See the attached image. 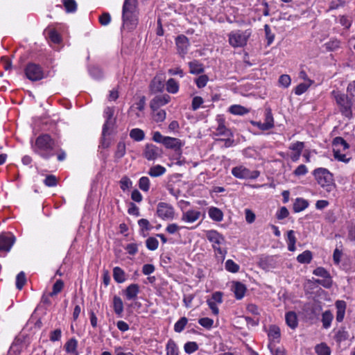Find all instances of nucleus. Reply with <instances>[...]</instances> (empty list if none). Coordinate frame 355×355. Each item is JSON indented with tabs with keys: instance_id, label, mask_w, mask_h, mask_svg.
Here are the masks:
<instances>
[{
	"instance_id": "c9c22d12",
	"label": "nucleus",
	"mask_w": 355,
	"mask_h": 355,
	"mask_svg": "<svg viewBox=\"0 0 355 355\" xmlns=\"http://www.w3.org/2000/svg\"><path fill=\"white\" fill-rule=\"evenodd\" d=\"M296 238L293 230H289L287 233L288 250L291 252L295 250Z\"/></svg>"
},
{
	"instance_id": "052dcab7",
	"label": "nucleus",
	"mask_w": 355,
	"mask_h": 355,
	"mask_svg": "<svg viewBox=\"0 0 355 355\" xmlns=\"http://www.w3.org/2000/svg\"><path fill=\"white\" fill-rule=\"evenodd\" d=\"M264 31H265L268 44L270 45L273 42V40L275 39V35L273 33H272L270 26L268 24H266L264 26Z\"/></svg>"
},
{
	"instance_id": "dca6fc26",
	"label": "nucleus",
	"mask_w": 355,
	"mask_h": 355,
	"mask_svg": "<svg viewBox=\"0 0 355 355\" xmlns=\"http://www.w3.org/2000/svg\"><path fill=\"white\" fill-rule=\"evenodd\" d=\"M216 122L218 124L216 128V135H230V130L226 128L225 125V118L223 116L218 115L216 117Z\"/></svg>"
},
{
	"instance_id": "393cba45",
	"label": "nucleus",
	"mask_w": 355,
	"mask_h": 355,
	"mask_svg": "<svg viewBox=\"0 0 355 355\" xmlns=\"http://www.w3.org/2000/svg\"><path fill=\"white\" fill-rule=\"evenodd\" d=\"M105 116L107 118L106 122L103 125V135H105L107 133V130L111 125L110 120L112 118L114 114V109L112 107H107L104 111Z\"/></svg>"
},
{
	"instance_id": "f257e3e1",
	"label": "nucleus",
	"mask_w": 355,
	"mask_h": 355,
	"mask_svg": "<svg viewBox=\"0 0 355 355\" xmlns=\"http://www.w3.org/2000/svg\"><path fill=\"white\" fill-rule=\"evenodd\" d=\"M31 146L35 154L42 159H49L55 155L57 144L49 134H42L31 142Z\"/></svg>"
},
{
	"instance_id": "774afa93",
	"label": "nucleus",
	"mask_w": 355,
	"mask_h": 355,
	"mask_svg": "<svg viewBox=\"0 0 355 355\" xmlns=\"http://www.w3.org/2000/svg\"><path fill=\"white\" fill-rule=\"evenodd\" d=\"M62 331L60 329H57L50 333V340L52 342L58 341L60 340Z\"/></svg>"
},
{
	"instance_id": "5fc2aeb1",
	"label": "nucleus",
	"mask_w": 355,
	"mask_h": 355,
	"mask_svg": "<svg viewBox=\"0 0 355 355\" xmlns=\"http://www.w3.org/2000/svg\"><path fill=\"white\" fill-rule=\"evenodd\" d=\"M326 49L329 51H334L340 47V41L333 39L325 44Z\"/></svg>"
},
{
	"instance_id": "f03ea898",
	"label": "nucleus",
	"mask_w": 355,
	"mask_h": 355,
	"mask_svg": "<svg viewBox=\"0 0 355 355\" xmlns=\"http://www.w3.org/2000/svg\"><path fill=\"white\" fill-rule=\"evenodd\" d=\"M124 26L133 28L137 24V0H125L122 9Z\"/></svg>"
},
{
	"instance_id": "a18cd8bd",
	"label": "nucleus",
	"mask_w": 355,
	"mask_h": 355,
	"mask_svg": "<svg viewBox=\"0 0 355 355\" xmlns=\"http://www.w3.org/2000/svg\"><path fill=\"white\" fill-rule=\"evenodd\" d=\"M62 2L67 12H73L76 10L77 4L75 0H62Z\"/></svg>"
},
{
	"instance_id": "f8f14e48",
	"label": "nucleus",
	"mask_w": 355,
	"mask_h": 355,
	"mask_svg": "<svg viewBox=\"0 0 355 355\" xmlns=\"http://www.w3.org/2000/svg\"><path fill=\"white\" fill-rule=\"evenodd\" d=\"M175 45L178 53L181 58H184L190 46L189 39L184 35H178L175 39Z\"/></svg>"
},
{
	"instance_id": "39448f33",
	"label": "nucleus",
	"mask_w": 355,
	"mask_h": 355,
	"mask_svg": "<svg viewBox=\"0 0 355 355\" xmlns=\"http://www.w3.org/2000/svg\"><path fill=\"white\" fill-rule=\"evenodd\" d=\"M206 237L211 243L212 248L216 254L220 255L224 259L227 252L221 248V245L225 244V237L217 231L213 230L206 232Z\"/></svg>"
},
{
	"instance_id": "0eeeda50",
	"label": "nucleus",
	"mask_w": 355,
	"mask_h": 355,
	"mask_svg": "<svg viewBox=\"0 0 355 355\" xmlns=\"http://www.w3.org/2000/svg\"><path fill=\"white\" fill-rule=\"evenodd\" d=\"M335 100L343 115L350 119L352 117V101L344 94L333 92Z\"/></svg>"
},
{
	"instance_id": "412c9836",
	"label": "nucleus",
	"mask_w": 355,
	"mask_h": 355,
	"mask_svg": "<svg viewBox=\"0 0 355 355\" xmlns=\"http://www.w3.org/2000/svg\"><path fill=\"white\" fill-rule=\"evenodd\" d=\"M336 306L337 309L336 312V320L340 322L343 320L345 313L346 303L343 300H338L336 302Z\"/></svg>"
},
{
	"instance_id": "8fccbe9b",
	"label": "nucleus",
	"mask_w": 355,
	"mask_h": 355,
	"mask_svg": "<svg viewBox=\"0 0 355 355\" xmlns=\"http://www.w3.org/2000/svg\"><path fill=\"white\" fill-rule=\"evenodd\" d=\"M26 282L25 273L20 272L16 277V286L19 290H21L25 285Z\"/></svg>"
},
{
	"instance_id": "0e129e2a",
	"label": "nucleus",
	"mask_w": 355,
	"mask_h": 355,
	"mask_svg": "<svg viewBox=\"0 0 355 355\" xmlns=\"http://www.w3.org/2000/svg\"><path fill=\"white\" fill-rule=\"evenodd\" d=\"M308 173L307 167L304 164H300L294 171L293 174L295 176L304 175Z\"/></svg>"
},
{
	"instance_id": "864d4df0",
	"label": "nucleus",
	"mask_w": 355,
	"mask_h": 355,
	"mask_svg": "<svg viewBox=\"0 0 355 355\" xmlns=\"http://www.w3.org/2000/svg\"><path fill=\"white\" fill-rule=\"evenodd\" d=\"M146 247L150 250H155L157 249L159 242L157 239L154 237H149L146 241Z\"/></svg>"
},
{
	"instance_id": "680f3d73",
	"label": "nucleus",
	"mask_w": 355,
	"mask_h": 355,
	"mask_svg": "<svg viewBox=\"0 0 355 355\" xmlns=\"http://www.w3.org/2000/svg\"><path fill=\"white\" fill-rule=\"evenodd\" d=\"M304 148V142L302 141H297L295 143L291 144V146H289V149L298 153H302V151Z\"/></svg>"
},
{
	"instance_id": "bb28decb",
	"label": "nucleus",
	"mask_w": 355,
	"mask_h": 355,
	"mask_svg": "<svg viewBox=\"0 0 355 355\" xmlns=\"http://www.w3.org/2000/svg\"><path fill=\"white\" fill-rule=\"evenodd\" d=\"M113 278L117 283H123L125 281V273L120 267H114L113 269Z\"/></svg>"
},
{
	"instance_id": "4be33fe9",
	"label": "nucleus",
	"mask_w": 355,
	"mask_h": 355,
	"mask_svg": "<svg viewBox=\"0 0 355 355\" xmlns=\"http://www.w3.org/2000/svg\"><path fill=\"white\" fill-rule=\"evenodd\" d=\"M77 347L78 341L73 338L69 339L64 345L65 351L71 355H78Z\"/></svg>"
},
{
	"instance_id": "6ab92c4d",
	"label": "nucleus",
	"mask_w": 355,
	"mask_h": 355,
	"mask_svg": "<svg viewBox=\"0 0 355 355\" xmlns=\"http://www.w3.org/2000/svg\"><path fill=\"white\" fill-rule=\"evenodd\" d=\"M139 293V286L137 284H132L129 285L124 291L125 297L128 300L136 299Z\"/></svg>"
},
{
	"instance_id": "09e8293b",
	"label": "nucleus",
	"mask_w": 355,
	"mask_h": 355,
	"mask_svg": "<svg viewBox=\"0 0 355 355\" xmlns=\"http://www.w3.org/2000/svg\"><path fill=\"white\" fill-rule=\"evenodd\" d=\"M187 323V319L185 317L181 318L177 321L174 325V330L175 332L180 333L184 329Z\"/></svg>"
},
{
	"instance_id": "7c9ffc66",
	"label": "nucleus",
	"mask_w": 355,
	"mask_h": 355,
	"mask_svg": "<svg viewBox=\"0 0 355 355\" xmlns=\"http://www.w3.org/2000/svg\"><path fill=\"white\" fill-rule=\"evenodd\" d=\"M189 67V72L192 74H199L204 71L203 65L196 60L190 62Z\"/></svg>"
},
{
	"instance_id": "4d7b16f0",
	"label": "nucleus",
	"mask_w": 355,
	"mask_h": 355,
	"mask_svg": "<svg viewBox=\"0 0 355 355\" xmlns=\"http://www.w3.org/2000/svg\"><path fill=\"white\" fill-rule=\"evenodd\" d=\"M198 323L206 329H210L214 324V320L209 318H202L199 319Z\"/></svg>"
},
{
	"instance_id": "9b49d317",
	"label": "nucleus",
	"mask_w": 355,
	"mask_h": 355,
	"mask_svg": "<svg viewBox=\"0 0 355 355\" xmlns=\"http://www.w3.org/2000/svg\"><path fill=\"white\" fill-rule=\"evenodd\" d=\"M162 155V150L159 147L152 144H147L145 146L143 156L148 160L152 161L160 157Z\"/></svg>"
},
{
	"instance_id": "3c124183",
	"label": "nucleus",
	"mask_w": 355,
	"mask_h": 355,
	"mask_svg": "<svg viewBox=\"0 0 355 355\" xmlns=\"http://www.w3.org/2000/svg\"><path fill=\"white\" fill-rule=\"evenodd\" d=\"M198 345L196 342H187L184 344V349L187 354H192L197 351Z\"/></svg>"
},
{
	"instance_id": "79ce46f5",
	"label": "nucleus",
	"mask_w": 355,
	"mask_h": 355,
	"mask_svg": "<svg viewBox=\"0 0 355 355\" xmlns=\"http://www.w3.org/2000/svg\"><path fill=\"white\" fill-rule=\"evenodd\" d=\"M225 268L226 270L232 273H236L239 271L240 266L237 263H236L232 259H227L225 263Z\"/></svg>"
},
{
	"instance_id": "a211bd4d",
	"label": "nucleus",
	"mask_w": 355,
	"mask_h": 355,
	"mask_svg": "<svg viewBox=\"0 0 355 355\" xmlns=\"http://www.w3.org/2000/svg\"><path fill=\"white\" fill-rule=\"evenodd\" d=\"M200 216V212L199 211L191 209L182 214L181 220L187 223H192L198 220Z\"/></svg>"
},
{
	"instance_id": "72a5a7b5",
	"label": "nucleus",
	"mask_w": 355,
	"mask_h": 355,
	"mask_svg": "<svg viewBox=\"0 0 355 355\" xmlns=\"http://www.w3.org/2000/svg\"><path fill=\"white\" fill-rule=\"evenodd\" d=\"M130 137L135 141H141L144 139L145 133L140 128H133L130 132Z\"/></svg>"
},
{
	"instance_id": "de8ad7c7",
	"label": "nucleus",
	"mask_w": 355,
	"mask_h": 355,
	"mask_svg": "<svg viewBox=\"0 0 355 355\" xmlns=\"http://www.w3.org/2000/svg\"><path fill=\"white\" fill-rule=\"evenodd\" d=\"M64 287V282L61 279L57 280L53 286V291L50 293V296L56 295L60 293Z\"/></svg>"
},
{
	"instance_id": "603ef678",
	"label": "nucleus",
	"mask_w": 355,
	"mask_h": 355,
	"mask_svg": "<svg viewBox=\"0 0 355 355\" xmlns=\"http://www.w3.org/2000/svg\"><path fill=\"white\" fill-rule=\"evenodd\" d=\"M153 119L156 122H162L166 119V112L164 110H156L153 111Z\"/></svg>"
},
{
	"instance_id": "c756f323",
	"label": "nucleus",
	"mask_w": 355,
	"mask_h": 355,
	"mask_svg": "<svg viewBox=\"0 0 355 355\" xmlns=\"http://www.w3.org/2000/svg\"><path fill=\"white\" fill-rule=\"evenodd\" d=\"M263 123L267 130L274 127V118L270 107L266 108L265 110V121Z\"/></svg>"
},
{
	"instance_id": "ddd939ff",
	"label": "nucleus",
	"mask_w": 355,
	"mask_h": 355,
	"mask_svg": "<svg viewBox=\"0 0 355 355\" xmlns=\"http://www.w3.org/2000/svg\"><path fill=\"white\" fill-rule=\"evenodd\" d=\"M184 142L181 139L175 137H166L164 146L167 149H171L178 154H181L182 148L184 146Z\"/></svg>"
},
{
	"instance_id": "473e14b6",
	"label": "nucleus",
	"mask_w": 355,
	"mask_h": 355,
	"mask_svg": "<svg viewBox=\"0 0 355 355\" xmlns=\"http://www.w3.org/2000/svg\"><path fill=\"white\" fill-rule=\"evenodd\" d=\"M334 315L329 310L325 311L322 315V327L324 329H329L333 320Z\"/></svg>"
},
{
	"instance_id": "2eb2a0df",
	"label": "nucleus",
	"mask_w": 355,
	"mask_h": 355,
	"mask_svg": "<svg viewBox=\"0 0 355 355\" xmlns=\"http://www.w3.org/2000/svg\"><path fill=\"white\" fill-rule=\"evenodd\" d=\"M170 100L171 97L168 94L157 96L151 100L150 107L153 111H155L160 107L167 104Z\"/></svg>"
},
{
	"instance_id": "7ed1b4c3",
	"label": "nucleus",
	"mask_w": 355,
	"mask_h": 355,
	"mask_svg": "<svg viewBox=\"0 0 355 355\" xmlns=\"http://www.w3.org/2000/svg\"><path fill=\"white\" fill-rule=\"evenodd\" d=\"M313 175L318 184L327 191L331 192L335 189L333 174L327 168L322 167L315 168L313 171Z\"/></svg>"
},
{
	"instance_id": "f704fd0d",
	"label": "nucleus",
	"mask_w": 355,
	"mask_h": 355,
	"mask_svg": "<svg viewBox=\"0 0 355 355\" xmlns=\"http://www.w3.org/2000/svg\"><path fill=\"white\" fill-rule=\"evenodd\" d=\"M309 205L307 201L303 198H298L293 204V211L296 213L304 210Z\"/></svg>"
},
{
	"instance_id": "e2e57ef3",
	"label": "nucleus",
	"mask_w": 355,
	"mask_h": 355,
	"mask_svg": "<svg viewBox=\"0 0 355 355\" xmlns=\"http://www.w3.org/2000/svg\"><path fill=\"white\" fill-rule=\"evenodd\" d=\"M279 83L282 86L288 87L291 83V77L286 74L282 75L279 78Z\"/></svg>"
},
{
	"instance_id": "aec40b11",
	"label": "nucleus",
	"mask_w": 355,
	"mask_h": 355,
	"mask_svg": "<svg viewBox=\"0 0 355 355\" xmlns=\"http://www.w3.org/2000/svg\"><path fill=\"white\" fill-rule=\"evenodd\" d=\"M164 88V81L161 77L155 76L150 85V91L153 93L161 92Z\"/></svg>"
},
{
	"instance_id": "4c0bfd02",
	"label": "nucleus",
	"mask_w": 355,
	"mask_h": 355,
	"mask_svg": "<svg viewBox=\"0 0 355 355\" xmlns=\"http://www.w3.org/2000/svg\"><path fill=\"white\" fill-rule=\"evenodd\" d=\"M166 355H179L178 347L173 340H169L166 346Z\"/></svg>"
},
{
	"instance_id": "a878e982",
	"label": "nucleus",
	"mask_w": 355,
	"mask_h": 355,
	"mask_svg": "<svg viewBox=\"0 0 355 355\" xmlns=\"http://www.w3.org/2000/svg\"><path fill=\"white\" fill-rule=\"evenodd\" d=\"M268 336L270 340L273 342H279L281 336L280 329L275 325L270 326Z\"/></svg>"
},
{
	"instance_id": "49530a36",
	"label": "nucleus",
	"mask_w": 355,
	"mask_h": 355,
	"mask_svg": "<svg viewBox=\"0 0 355 355\" xmlns=\"http://www.w3.org/2000/svg\"><path fill=\"white\" fill-rule=\"evenodd\" d=\"M139 187L144 191H148L150 189V180L148 177H141L139 180Z\"/></svg>"
},
{
	"instance_id": "a19ab883",
	"label": "nucleus",
	"mask_w": 355,
	"mask_h": 355,
	"mask_svg": "<svg viewBox=\"0 0 355 355\" xmlns=\"http://www.w3.org/2000/svg\"><path fill=\"white\" fill-rule=\"evenodd\" d=\"M312 259V253L306 250L297 257V260L300 263H309Z\"/></svg>"
},
{
	"instance_id": "5701e85b",
	"label": "nucleus",
	"mask_w": 355,
	"mask_h": 355,
	"mask_svg": "<svg viewBox=\"0 0 355 355\" xmlns=\"http://www.w3.org/2000/svg\"><path fill=\"white\" fill-rule=\"evenodd\" d=\"M209 216L214 221L220 222L223 219V211L217 208L212 207L209 208L208 211Z\"/></svg>"
},
{
	"instance_id": "58836bf2",
	"label": "nucleus",
	"mask_w": 355,
	"mask_h": 355,
	"mask_svg": "<svg viewBox=\"0 0 355 355\" xmlns=\"http://www.w3.org/2000/svg\"><path fill=\"white\" fill-rule=\"evenodd\" d=\"M126 152L125 144L124 141H119L117 144L116 149L114 153V157L117 159L122 158Z\"/></svg>"
},
{
	"instance_id": "1a4fd4ad",
	"label": "nucleus",
	"mask_w": 355,
	"mask_h": 355,
	"mask_svg": "<svg viewBox=\"0 0 355 355\" xmlns=\"http://www.w3.org/2000/svg\"><path fill=\"white\" fill-rule=\"evenodd\" d=\"M157 216L165 220H171L175 218L173 207L166 202H159L157 206Z\"/></svg>"
},
{
	"instance_id": "37998d69",
	"label": "nucleus",
	"mask_w": 355,
	"mask_h": 355,
	"mask_svg": "<svg viewBox=\"0 0 355 355\" xmlns=\"http://www.w3.org/2000/svg\"><path fill=\"white\" fill-rule=\"evenodd\" d=\"M312 83H313L312 80H311L310 79H308L307 83H303L299 84L295 89V94L296 95H301V94H304L308 89V88L311 85Z\"/></svg>"
},
{
	"instance_id": "bf43d9fd",
	"label": "nucleus",
	"mask_w": 355,
	"mask_h": 355,
	"mask_svg": "<svg viewBox=\"0 0 355 355\" xmlns=\"http://www.w3.org/2000/svg\"><path fill=\"white\" fill-rule=\"evenodd\" d=\"M315 282L327 288H330L332 285V280L330 275L324 277L322 279H315Z\"/></svg>"
},
{
	"instance_id": "6e6552de",
	"label": "nucleus",
	"mask_w": 355,
	"mask_h": 355,
	"mask_svg": "<svg viewBox=\"0 0 355 355\" xmlns=\"http://www.w3.org/2000/svg\"><path fill=\"white\" fill-rule=\"evenodd\" d=\"M25 74L31 81L40 80L44 78L42 68L35 63H28L25 68Z\"/></svg>"
},
{
	"instance_id": "c85d7f7f",
	"label": "nucleus",
	"mask_w": 355,
	"mask_h": 355,
	"mask_svg": "<svg viewBox=\"0 0 355 355\" xmlns=\"http://www.w3.org/2000/svg\"><path fill=\"white\" fill-rule=\"evenodd\" d=\"M229 112L234 115H244L248 114L250 110L240 105H233L229 107Z\"/></svg>"
},
{
	"instance_id": "cd10ccee",
	"label": "nucleus",
	"mask_w": 355,
	"mask_h": 355,
	"mask_svg": "<svg viewBox=\"0 0 355 355\" xmlns=\"http://www.w3.org/2000/svg\"><path fill=\"white\" fill-rule=\"evenodd\" d=\"M166 89L168 93L176 94L179 91V83L174 78H169L166 83Z\"/></svg>"
},
{
	"instance_id": "c03bdc74",
	"label": "nucleus",
	"mask_w": 355,
	"mask_h": 355,
	"mask_svg": "<svg viewBox=\"0 0 355 355\" xmlns=\"http://www.w3.org/2000/svg\"><path fill=\"white\" fill-rule=\"evenodd\" d=\"M120 188L123 191L130 189L132 187V182L128 176H123L119 181Z\"/></svg>"
},
{
	"instance_id": "69168bd1",
	"label": "nucleus",
	"mask_w": 355,
	"mask_h": 355,
	"mask_svg": "<svg viewBox=\"0 0 355 355\" xmlns=\"http://www.w3.org/2000/svg\"><path fill=\"white\" fill-rule=\"evenodd\" d=\"M111 21V16L108 12L103 13L99 17V22L103 26L108 25Z\"/></svg>"
},
{
	"instance_id": "13d9d810",
	"label": "nucleus",
	"mask_w": 355,
	"mask_h": 355,
	"mask_svg": "<svg viewBox=\"0 0 355 355\" xmlns=\"http://www.w3.org/2000/svg\"><path fill=\"white\" fill-rule=\"evenodd\" d=\"M195 82L198 88H203L208 82V77L206 75H201L196 79Z\"/></svg>"
},
{
	"instance_id": "20e7f679",
	"label": "nucleus",
	"mask_w": 355,
	"mask_h": 355,
	"mask_svg": "<svg viewBox=\"0 0 355 355\" xmlns=\"http://www.w3.org/2000/svg\"><path fill=\"white\" fill-rule=\"evenodd\" d=\"M252 33L250 28L232 31L227 35L229 44L233 48L244 47L247 45Z\"/></svg>"
},
{
	"instance_id": "f3484780",
	"label": "nucleus",
	"mask_w": 355,
	"mask_h": 355,
	"mask_svg": "<svg viewBox=\"0 0 355 355\" xmlns=\"http://www.w3.org/2000/svg\"><path fill=\"white\" fill-rule=\"evenodd\" d=\"M232 291L237 300H241L247 291L246 286L240 282H233Z\"/></svg>"
},
{
	"instance_id": "6e6d98bb",
	"label": "nucleus",
	"mask_w": 355,
	"mask_h": 355,
	"mask_svg": "<svg viewBox=\"0 0 355 355\" xmlns=\"http://www.w3.org/2000/svg\"><path fill=\"white\" fill-rule=\"evenodd\" d=\"M44 183L47 187H55L58 184V180L53 175H49L46 177Z\"/></svg>"
},
{
	"instance_id": "e433bc0d",
	"label": "nucleus",
	"mask_w": 355,
	"mask_h": 355,
	"mask_svg": "<svg viewBox=\"0 0 355 355\" xmlns=\"http://www.w3.org/2000/svg\"><path fill=\"white\" fill-rule=\"evenodd\" d=\"M166 172V168L161 165H155L151 167L148 171V175L151 177H159Z\"/></svg>"
},
{
	"instance_id": "ea45409f",
	"label": "nucleus",
	"mask_w": 355,
	"mask_h": 355,
	"mask_svg": "<svg viewBox=\"0 0 355 355\" xmlns=\"http://www.w3.org/2000/svg\"><path fill=\"white\" fill-rule=\"evenodd\" d=\"M315 351L317 355H330L331 349L327 345V344L322 343L319 345H317L315 347Z\"/></svg>"
},
{
	"instance_id": "338daca9",
	"label": "nucleus",
	"mask_w": 355,
	"mask_h": 355,
	"mask_svg": "<svg viewBox=\"0 0 355 355\" xmlns=\"http://www.w3.org/2000/svg\"><path fill=\"white\" fill-rule=\"evenodd\" d=\"M245 220L248 223L251 224L255 220L254 213L249 209H245Z\"/></svg>"
},
{
	"instance_id": "2f4dec72",
	"label": "nucleus",
	"mask_w": 355,
	"mask_h": 355,
	"mask_svg": "<svg viewBox=\"0 0 355 355\" xmlns=\"http://www.w3.org/2000/svg\"><path fill=\"white\" fill-rule=\"evenodd\" d=\"M113 309L116 315L121 316L123 311V303L122 300L118 296L113 297Z\"/></svg>"
},
{
	"instance_id": "b1692460",
	"label": "nucleus",
	"mask_w": 355,
	"mask_h": 355,
	"mask_svg": "<svg viewBox=\"0 0 355 355\" xmlns=\"http://www.w3.org/2000/svg\"><path fill=\"white\" fill-rule=\"evenodd\" d=\"M286 322L288 327L294 329L297 326V315L293 311H289L286 314L285 316Z\"/></svg>"
},
{
	"instance_id": "4468645a",
	"label": "nucleus",
	"mask_w": 355,
	"mask_h": 355,
	"mask_svg": "<svg viewBox=\"0 0 355 355\" xmlns=\"http://www.w3.org/2000/svg\"><path fill=\"white\" fill-rule=\"evenodd\" d=\"M15 240L14 236L11 234L0 235V252H7L10 251L15 243Z\"/></svg>"
},
{
	"instance_id": "9d476101",
	"label": "nucleus",
	"mask_w": 355,
	"mask_h": 355,
	"mask_svg": "<svg viewBox=\"0 0 355 355\" xmlns=\"http://www.w3.org/2000/svg\"><path fill=\"white\" fill-rule=\"evenodd\" d=\"M232 174L239 179H256L260 173L257 171H250L243 166H239L232 169Z\"/></svg>"
},
{
	"instance_id": "423d86ee",
	"label": "nucleus",
	"mask_w": 355,
	"mask_h": 355,
	"mask_svg": "<svg viewBox=\"0 0 355 355\" xmlns=\"http://www.w3.org/2000/svg\"><path fill=\"white\" fill-rule=\"evenodd\" d=\"M349 146L347 141L340 137H336L333 141V152L336 159L348 162L349 158L347 157L345 151L348 150Z\"/></svg>"
}]
</instances>
